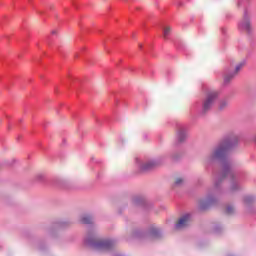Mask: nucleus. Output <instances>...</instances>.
I'll return each instance as SVG.
<instances>
[{
    "label": "nucleus",
    "mask_w": 256,
    "mask_h": 256,
    "mask_svg": "<svg viewBox=\"0 0 256 256\" xmlns=\"http://www.w3.org/2000/svg\"><path fill=\"white\" fill-rule=\"evenodd\" d=\"M238 141L239 138L237 136L226 138L211 150L204 160L205 165H213L216 161H224L225 157H227V151L234 145H237Z\"/></svg>",
    "instance_id": "f257e3e1"
},
{
    "label": "nucleus",
    "mask_w": 256,
    "mask_h": 256,
    "mask_svg": "<svg viewBox=\"0 0 256 256\" xmlns=\"http://www.w3.org/2000/svg\"><path fill=\"white\" fill-rule=\"evenodd\" d=\"M86 245L93 247L97 251H111L115 249L116 242L113 239H103L97 236V233L88 232L84 239Z\"/></svg>",
    "instance_id": "f03ea898"
},
{
    "label": "nucleus",
    "mask_w": 256,
    "mask_h": 256,
    "mask_svg": "<svg viewBox=\"0 0 256 256\" xmlns=\"http://www.w3.org/2000/svg\"><path fill=\"white\" fill-rule=\"evenodd\" d=\"M217 97H219V93L217 91L208 92L202 105L203 113H207V111L213 107V103H215Z\"/></svg>",
    "instance_id": "7ed1b4c3"
},
{
    "label": "nucleus",
    "mask_w": 256,
    "mask_h": 256,
    "mask_svg": "<svg viewBox=\"0 0 256 256\" xmlns=\"http://www.w3.org/2000/svg\"><path fill=\"white\" fill-rule=\"evenodd\" d=\"M136 165L140 171H149L153 169V167H157V165H159V160L152 159L143 161L141 159H136Z\"/></svg>",
    "instance_id": "20e7f679"
},
{
    "label": "nucleus",
    "mask_w": 256,
    "mask_h": 256,
    "mask_svg": "<svg viewBox=\"0 0 256 256\" xmlns=\"http://www.w3.org/2000/svg\"><path fill=\"white\" fill-rule=\"evenodd\" d=\"M238 28L240 31H245V33H251V20L249 19V15L244 14L243 19L239 22Z\"/></svg>",
    "instance_id": "39448f33"
},
{
    "label": "nucleus",
    "mask_w": 256,
    "mask_h": 256,
    "mask_svg": "<svg viewBox=\"0 0 256 256\" xmlns=\"http://www.w3.org/2000/svg\"><path fill=\"white\" fill-rule=\"evenodd\" d=\"M189 223H191V215L184 214L178 219L177 223L175 224V229H185V227H188Z\"/></svg>",
    "instance_id": "423d86ee"
},
{
    "label": "nucleus",
    "mask_w": 256,
    "mask_h": 256,
    "mask_svg": "<svg viewBox=\"0 0 256 256\" xmlns=\"http://www.w3.org/2000/svg\"><path fill=\"white\" fill-rule=\"evenodd\" d=\"M187 141V129L184 127L178 128L176 132V145H181V143H185Z\"/></svg>",
    "instance_id": "0eeeda50"
},
{
    "label": "nucleus",
    "mask_w": 256,
    "mask_h": 256,
    "mask_svg": "<svg viewBox=\"0 0 256 256\" xmlns=\"http://www.w3.org/2000/svg\"><path fill=\"white\" fill-rule=\"evenodd\" d=\"M240 189H241V186L239 185V181L233 180L229 188L230 193H235V191H239Z\"/></svg>",
    "instance_id": "6e6552de"
},
{
    "label": "nucleus",
    "mask_w": 256,
    "mask_h": 256,
    "mask_svg": "<svg viewBox=\"0 0 256 256\" xmlns=\"http://www.w3.org/2000/svg\"><path fill=\"white\" fill-rule=\"evenodd\" d=\"M81 223H84L85 225H89L93 223V217L90 215H82L80 218Z\"/></svg>",
    "instance_id": "1a4fd4ad"
},
{
    "label": "nucleus",
    "mask_w": 256,
    "mask_h": 256,
    "mask_svg": "<svg viewBox=\"0 0 256 256\" xmlns=\"http://www.w3.org/2000/svg\"><path fill=\"white\" fill-rule=\"evenodd\" d=\"M215 197L213 196H207V198L205 200H202L200 202V206L203 208V203H206V205H211V203H215Z\"/></svg>",
    "instance_id": "9d476101"
},
{
    "label": "nucleus",
    "mask_w": 256,
    "mask_h": 256,
    "mask_svg": "<svg viewBox=\"0 0 256 256\" xmlns=\"http://www.w3.org/2000/svg\"><path fill=\"white\" fill-rule=\"evenodd\" d=\"M235 75H237V74L234 72H232L230 74H226L224 76V84L229 85V83H231V80L235 77Z\"/></svg>",
    "instance_id": "9b49d317"
},
{
    "label": "nucleus",
    "mask_w": 256,
    "mask_h": 256,
    "mask_svg": "<svg viewBox=\"0 0 256 256\" xmlns=\"http://www.w3.org/2000/svg\"><path fill=\"white\" fill-rule=\"evenodd\" d=\"M162 31H163V37L164 39H168L169 38V35H171V26H164L162 28Z\"/></svg>",
    "instance_id": "f8f14e48"
},
{
    "label": "nucleus",
    "mask_w": 256,
    "mask_h": 256,
    "mask_svg": "<svg viewBox=\"0 0 256 256\" xmlns=\"http://www.w3.org/2000/svg\"><path fill=\"white\" fill-rule=\"evenodd\" d=\"M161 231L159 230V228H151L149 231V234L152 237H157L158 235H160Z\"/></svg>",
    "instance_id": "ddd939ff"
},
{
    "label": "nucleus",
    "mask_w": 256,
    "mask_h": 256,
    "mask_svg": "<svg viewBox=\"0 0 256 256\" xmlns=\"http://www.w3.org/2000/svg\"><path fill=\"white\" fill-rule=\"evenodd\" d=\"M243 67H245V61H242L238 65H236L233 73H235L237 75V73H239L241 71V69H243Z\"/></svg>",
    "instance_id": "4468645a"
},
{
    "label": "nucleus",
    "mask_w": 256,
    "mask_h": 256,
    "mask_svg": "<svg viewBox=\"0 0 256 256\" xmlns=\"http://www.w3.org/2000/svg\"><path fill=\"white\" fill-rule=\"evenodd\" d=\"M227 107H229V101H227V100L220 101L219 109L221 111H223V109H227Z\"/></svg>",
    "instance_id": "2eb2a0df"
},
{
    "label": "nucleus",
    "mask_w": 256,
    "mask_h": 256,
    "mask_svg": "<svg viewBox=\"0 0 256 256\" xmlns=\"http://www.w3.org/2000/svg\"><path fill=\"white\" fill-rule=\"evenodd\" d=\"M226 213L227 215H233V213H235V207H233L232 205H228L226 207Z\"/></svg>",
    "instance_id": "dca6fc26"
},
{
    "label": "nucleus",
    "mask_w": 256,
    "mask_h": 256,
    "mask_svg": "<svg viewBox=\"0 0 256 256\" xmlns=\"http://www.w3.org/2000/svg\"><path fill=\"white\" fill-rule=\"evenodd\" d=\"M222 169L224 171V175H227V173H229L231 171L229 165H227L225 163L222 164Z\"/></svg>",
    "instance_id": "f3484780"
},
{
    "label": "nucleus",
    "mask_w": 256,
    "mask_h": 256,
    "mask_svg": "<svg viewBox=\"0 0 256 256\" xmlns=\"http://www.w3.org/2000/svg\"><path fill=\"white\" fill-rule=\"evenodd\" d=\"M183 183H185V179H183L181 177L176 178L175 185H177L179 187L180 185H183Z\"/></svg>",
    "instance_id": "a211bd4d"
},
{
    "label": "nucleus",
    "mask_w": 256,
    "mask_h": 256,
    "mask_svg": "<svg viewBox=\"0 0 256 256\" xmlns=\"http://www.w3.org/2000/svg\"><path fill=\"white\" fill-rule=\"evenodd\" d=\"M253 197L252 196H246L244 197V203H252Z\"/></svg>",
    "instance_id": "6ab92c4d"
},
{
    "label": "nucleus",
    "mask_w": 256,
    "mask_h": 256,
    "mask_svg": "<svg viewBox=\"0 0 256 256\" xmlns=\"http://www.w3.org/2000/svg\"><path fill=\"white\" fill-rule=\"evenodd\" d=\"M44 177H45V176H44L43 174H37V175H36V180H37V181H41V180H43Z\"/></svg>",
    "instance_id": "aec40b11"
},
{
    "label": "nucleus",
    "mask_w": 256,
    "mask_h": 256,
    "mask_svg": "<svg viewBox=\"0 0 256 256\" xmlns=\"http://www.w3.org/2000/svg\"><path fill=\"white\" fill-rule=\"evenodd\" d=\"M220 183H221V181L216 180V181L214 182V188L217 189V188L219 187Z\"/></svg>",
    "instance_id": "412c9836"
},
{
    "label": "nucleus",
    "mask_w": 256,
    "mask_h": 256,
    "mask_svg": "<svg viewBox=\"0 0 256 256\" xmlns=\"http://www.w3.org/2000/svg\"><path fill=\"white\" fill-rule=\"evenodd\" d=\"M51 34H52V35H57V31H56V30H53V31L51 32Z\"/></svg>",
    "instance_id": "4be33fe9"
},
{
    "label": "nucleus",
    "mask_w": 256,
    "mask_h": 256,
    "mask_svg": "<svg viewBox=\"0 0 256 256\" xmlns=\"http://www.w3.org/2000/svg\"><path fill=\"white\" fill-rule=\"evenodd\" d=\"M253 141L254 143H256V135L253 137Z\"/></svg>",
    "instance_id": "5701e85b"
},
{
    "label": "nucleus",
    "mask_w": 256,
    "mask_h": 256,
    "mask_svg": "<svg viewBox=\"0 0 256 256\" xmlns=\"http://www.w3.org/2000/svg\"><path fill=\"white\" fill-rule=\"evenodd\" d=\"M139 47H140V49H141V47H143V45H142V44H139Z\"/></svg>",
    "instance_id": "b1692460"
}]
</instances>
